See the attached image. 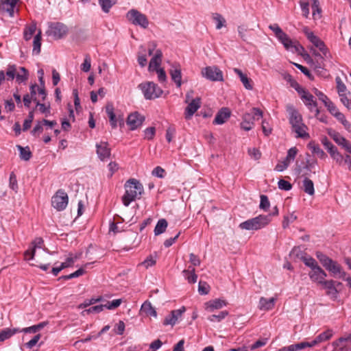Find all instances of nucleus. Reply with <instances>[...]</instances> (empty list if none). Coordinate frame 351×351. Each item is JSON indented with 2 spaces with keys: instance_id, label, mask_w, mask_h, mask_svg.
I'll use <instances>...</instances> for the list:
<instances>
[{
  "instance_id": "nucleus-29",
  "label": "nucleus",
  "mask_w": 351,
  "mask_h": 351,
  "mask_svg": "<svg viewBox=\"0 0 351 351\" xmlns=\"http://www.w3.org/2000/svg\"><path fill=\"white\" fill-rule=\"evenodd\" d=\"M182 273L189 283L193 284L197 282V276L195 274V267L189 266V269L183 270Z\"/></svg>"
},
{
  "instance_id": "nucleus-49",
  "label": "nucleus",
  "mask_w": 351,
  "mask_h": 351,
  "mask_svg": "<svg viewBox=\"0 0 351 351\" xmlns=\"http://www.w3.org/2000/svg\"><path fill=\"white\" fill-rule=\"evenodd\" d=\"M297 216L294 213H291L289 216H285L282 221V228H287L290 223L296 220Z\"/></svg>"
},
{
  "instance_id": "nucleus-17",
  "label": "nucleus",
  "mask_w": 351,
  "mask_h": 351,
  "mask_svg": "<svg viewBox=\"0 0 351 351\" xmlns=\"http://www.w3.org/2000/svg\"><path fill=\"white\" fill-rule=\"evenodd\" d=\"M169 74L171 80L176 83L177 87L180 88L182 85V73L180 65L178 63H175L171 65L169 70Z\"/></svg>"
},
{
  "instance_id": "nucleus-59",
  "label": "nucleus",
  "mask_w": 351,
  "mask_h": 351,
  "mask_svg": "<svg viewBox=\"0 0 351 351\" xmlns=\"http://www.w3.org/2000/svg\"><path fill=\"white\" fill-rule=\"evenodd\" d=\"M41 337V335L40 334H37L30 341H29L28 342H27L25 346L29 348V349H32L34 346H35L36 345V343L38 342V341L40 340Z\"/></svg>"
},
{
  "instance_id": "nucleus-11",
  "label": "nucleus",
  "mask_w": 351,
  "mask_h": 351,
  "mask_svg": "<svg viewBox=\"0 0 351 351\" xmlns=\"http://www.w3.org/2000/svg\"><path fill=\"white\" fill-rule=\"evenodd\" d=\"M321 285H324V288L328 291L326 295L330 297L333 300H336L338 296L339 290L337 288L342 286V283L337 282L333 280H324Z\"/></svg>"
},
{
  "instance_id": "nucleus-43",
  "label": "nucleus",
  "mask_w": 351,
  "mask_h": 351,
  "mask_svg": "<svg viewBox=\"0 0 351 351\" xmlns=\"http://www.w3.org/2000/svg\"><path fill=\"white\" fill-rule=\"evenodd\" d=\"M302 261L305 264V265L310 267L311 269L318 265V263H317L315 259H314L313 257L310 256H302Z\"/></svg>"
},
{
  "instance_id": "nucleus-3",
  "label": "nucleus",
  "mask_w": 351,
  "mask_h": 351,
  "mask_svg": "<svg viewBox=\"0 0 351 351\" xmlns=\"http://www.w3.org/2000/svg\"><path fill=\"white\" fill-rule=\"evenodd\" d=\"M124 186L125 193L122 197V202L125 206H128L136 199H140L144 192L143 184L134 178L129 179Z\"/></svg>"
},
{
  "instance_id": "nucleus-61",
  "label": "nucleus",
  "mask_w": 351,
  "mask_h": 351,
  "mask_svg": "<svg viewBox=\"0 0 351 351\" xmlns=\"http://www.w3.org/2000/svg\"><path fill=\"white\" fill-rule=\"evenodd\" d=\"M324 106L327 108L328 110L332 115H334L339 111L335 104L330 99L324 104Z\"/></svg>"
},
{
  "instance_id": "nucleus-12",
  "label": "nucleus",
  "mask_w": 351,
  "mask_h": 351,
  "mask_svg": "<svg viewBox=\"0 0 351 351\" xmlns=\"http://www.w3.org/2000/svg\"><path fill=\"white\" fill-rule=\"evenodd\" d=\"M308 276L310 279L315 282L322 284L327 276L326 271L318 265L315 267H313L308 272Z\"/></svg>"
},
{
  "instance_id": "nucleus-38",
  "label": "nucleus",
  "mask_w": 351,
  "mask_h": 351,
  "mask_svg": "<svg viewBox=\"0 0 351 351\" xmlns=\"http://www.w3.org/2000/svg\"><path fill=\"white\" fill-rule=\"evenodd\" d=\"M117 3V0H99V3L105 13H108L110 9Z\"/></svg>"
},
{
  "instance_id": "nucleus-42",
  "label": "nucleus",
  "mask_w": 351,
  "mask_h": 351,
  "mask_svg": "<svg viewBox=\"0 0 351 351\" xmlns=\"http://www.w3.org/2000/svg\"><path fill=\"white\" fill-rule=\"evenodd\" d=\"M228 315V312L227 311H223L219 312V313L217 315H212L208 316V319L212 322H219L222 319H223Z\"/></svg>"
},
{
  "instance_id": "nucleus-13",
  "label": "nucleus",
  "mask_w": 351,
  "mask_h": 351,
  "mask_svg": "<svg viewBox=\"0 0 351 351\" xmlns=\"http://www.w3.org/2000/svg\"><path fill=\"white\" fill-rule=\"evenodd\" d=\"M145 121V117L138 112L131 113L127 119V124L131 130H134L141 126Z\"/></svg>"
},
{
  "instance_id": "nucleus-18",
  "label": "nucleus",
  "mask_w": 351,
  "mask_h": 351,
  "mask_svg": "<svg viewBox=\"0 0 351 351\" xmlns=\"http://www.w3.org/2000/svg\"><path fill=\"white\" fill-rule=\"evenodd\" d=\"M97 154L101 160H105L110 158V149L107 142H100L96 145Z\"/></svg>"
},
{
  "instance_id": "nucleus-41",
  "label": "nucleus",
  "mask_w": 351,
  "mask_h": 351,
  "mask_svg": "<svg viewBox=\"0 0 351 351\" xmlns=\"http://www.w3.org/2000/svg\"><path fill=\"white\" fill-rule=\"evenodd\" d=\"M239 228L246 230H257L252 218L241 223Z\"/></svg>"
},
{
  "instance_id": "nucleus-40",
  "label": "nucleus",
  "mask_w": 351,
  "mask_h": 351,
  "mask_svg": "<svg viewBox=\"0 0 351 351\" xmlns=\"http://www.w3.org/2000/svg\"><path fill=\"white\" fill-rule=\"evenodd\" d=\"M213 19L216 22L217 29H220L222 27L226 25V19L219 13H214L213 14Z\"/></svg>"
},
{
  "instance_id": "nucleus-4",
  "label": "nucleus",
  "mask_w": 351,
  "mask_h": 351,
  "mask_svg": "<svg viewBox=\"0 0 351 351\" xmlns=\"http://www.w3.org/2000/svg\"><path fill=\"white\" fill-rule=\"evenodd\" d=\"M269 28L272 30L278 40L283 45L285 48L293 53H300L304 47L298 43H294L289 36L276 23L270 25Z\"/></svg>"
},
{
  "instance_id": "nucleus-23",
  "label": "nucleus",
  "mask_w": 351,
  "mask_h": 351,
  "mask_svg": "<svg viewBox=\"0 0 351 351\" xmlns=\"http://www.w3.org/2000/svg\"><path fill=\"white\" fill-rule=\"evenodd\" d=\"M205 305L206 309L211 312L215 309H220L222 307L226 306L227 305V302L223 300L215 299L207 302Z\"/></svg>"
},
{
  "instance_id": "nucleus-46",
  "label": "nucleus",
  "mask_w": 351,
  "mask_h": 351,
  "mask_svg": "<svg viewBox=\"0 0 351 351\" xmlns=\"http://www.w3.org/2000/svg\"><path fill=\"white\" fill-rule=\"evenodd\" d=\"M260 198H261V202H260V205H259L260 209H261L264 211H267L270 206V203H269L267 196L265 195H261L260 196Z\"/></svg>"
},
{
  "instance_id": "nucleus-52",
  "label": "nucleus",
  "mask_w": 351,
  "mask_h": 351,
  "mask_svg": "<svg viewBox=\"0 0 351 351\" xmlns=\"http://www.w3.org/2000/svg\"><path fill=\"white\" fill-rule=\"evenodd\" d=\"M90 62H91L90 57L88 55H86L85 56L84 62L81 65V69L84 72H88L90 71V66H91Z\"/></svg>"
},
{
  "instance_id": "nucleus-14",
  "label": "nucleus",
  "mask_w": 351,
  "mask_h": 351,
  "mask_svg": "<svg viewBox=\"0 0 351 351\" xmlns=\"http://www.w3.org/2000/svg\"><path fill=\"white\" fill-rule=\"evenodd\" d=\"M298 94L308 110L310 111H313V108H316L317 106V103L313 95L304 88L301 90Z\"/></svg>"
},
{
  "instance_id": "nucleus-64",
  "label": "nucleus",
  "mask_w": 351,
  "mask_h": 351,
  "mask_svg": "<svg viewBox=\"0 0 351 351\" xmlns=\"http://www.w3.org/2000/svg\"><path fill=\"white\" fill-rule=\"evenodd\" d=\"M121 304V299H117L114 300L111 302H108L106 304V308L108 309H114L119 306Z\"/></svg>"
},
{
  "instance_id": "nucleus-53",
  "label": "nucleus",
  "mask_w": 351,
  "mask_h": 351,
  "mask_svg": "<svg viewBox=\"0 0 351 351\" xmlns=\"http://www.w3.org/2000/svg\"><path fill=\"white\" fill-rule=\"evenodd\" d=\"M101 300H102L101 297H99L97 298H93L90 300H86L84 301V303L79 305V308H83L87 307L91 304H93L98 302H100Z\"/></svg>"
},
{
  "instance_id": "nucleus-36",
  "label": "nucleus",
  "mask_w": 351,
  "mask_h": 351,
  "mask_svg": "<svg viewBox=\"0 0 351 351\" xmlns=\"http://www.w3.org/2000/svg\"><path fill=\"white\" fill-rule=\"evenodd\" d=\"M16 148L20 152V158L21 160L27 161L31 158L32 154L29 147L27 146L23 147L21 145H16Z\"/></svg>"
},
{
  "instance_id": "nucleus-5",
  "label": "nucleus",
  "mask_w": 351,
  "mask_h": 351,
  "mask_svg": "<svg viewBox=\"0 0 351 351\" xmlns=\"http://www.w3.org/2000/svg\"><path fill=\"white\" fill-rule=\"evenodd\" d=\"M138 88L142 91L144 97L149 100L160 97L163 93L162 90L153 82L141 83Z\"/></svg>"
},
{
  "instance_id": "nucleus-22",
  "label": "nucleus",
  "mask_w": 351,
  "mask_h": 351,
  "mask_svg": "<svg viewBox=\"0 0 351 351\" xmlns=\"http://www.w3.org/2000/svg\"><path fill=\"white\" fill-rule=\"evenodd\" d=\"M162 53L161 50H160V49L156 50V53L154 54V56H153V58L151 59V60L149 62V67H148L149 71H154L159 69L158 67L160 65L161 61H162Z\"/></svg>"
},
{
  "instance_id": "nucleus-32",
  "label": "nucleus",
  "mask_w": 351,
  "mask_h": 351,
  "mask_svg": "<svg viewBox=\"0 0 351 351\" xmlns=\"http://www.w3.org/2000/svg\"><path fill=\"white\" fill-rule=\"evenodd\" d=\"M321 142L330 156L338 152L337 148L328 139L326 136L322 138Z\"/></svg>"
},
{
  "instance_id": "nucleus-27",
  "label": "nucleus",
  "mask_w": 351,
  "mask_h": 351,
  "mask_svg": "<svg viewBox=\"0 0 351 351\" xmlns=\"http://www.w3.org/2000/svg\"><path fill=\"white\" fill-rule=\"evenodd\" d=\"M303 191L308 195L312 196L315 194V189L313 182L307 177H305L302 181Z\"/></svg>"
},
{
  "instance_id": "nucleus-51",
  "label": "nucleus",
  "mask_w": 351,
  "mask_h": 351,
  "mask_svg": "<svg viewBox=\"0 0 351 351\" xmlns=\"http://www.w3.org/2000/svg\"><path fill=\"white\" fill-rule=\"evenodd\" d=\"M306 256L300 247H294L290 252V256L302 260V257Z\"/></svg>"
},
{
  "instance_id": "nucleus-57",
  "label": "nucleus",
  "mask_w": 351,
  "mask_h": 351,
  "mask_svg": "<svg viewBox=\"0 0 351 351\" xmlns=\"http://www.w3.org/2000/svg\"><path fill=\"white\" fill-rule=\"evenodd\" d=\"M144 133H145V136H144L145 138H146L147 140H152L154 138V136L155 135L156 129L154 127L147 128L144 130Z\"/></svg>"
},
{
  "instance_id": "nucleus-25",
  "label": "nucleus",
  "mask_w": 351,
  "mask_h": 351,
  "mask_svg": "<svg viewBox=\"0 0 351 351\" xmlns=\"http://www.w3.org/2000/svg\"><path fill=\"white\" fill-rule=\"evenodd\" d=\"M276 299L274 298H271L269 299H267L265 298H261L259 301V308L261 310L269 311L274 308L275 304Z\"/></svg>"
},
{
  "instance_id": "nucleus-20",
  "label": "nucleus",
  "mask_w": 351,
  "mask_h": 351,
  "mask_svg": "<svg viewBox=\"0 0 351 351\" xmlns=\"http://www.w3.org/2000/svg\"><path fill=\"white\" fill-rule=\"evenodd\" d=\"M263 117V111L257 108H252L250 112H246L243 115V120L247 122H252L258 120Z\"/></svg>"
},
{
  "instance_id": "nucleus-2",
  "label": "nucleus",
  "mask_w": 351,
  "mask_h": 351,
  "mask_svg": "<svg viewBox=\"0 0 351 351\" xmlns=\"http://www.w3.org/2000/svg\"><path fill=\"white\" fill-rule=\"evenodd\" d=\"M315 256L331 276L335 278L345 279L346 274L341 265L336 261L332 260L320 251L316 252Z\"/></svg>"
},
{
  "instance_id": "nucleus-28",
  "label": "nucleus",
  "mask_w": 351,
  "mask_h": 351,
  "mask_svg": "<svg viewBox=\"0 0 351 351\" xmlns=\"http://www.w3.org/2000/svg\"><path fill=\"white\" fill-rule=\"evenodd\" d=\"M141 311L145 313L147 316L157 317L156 309L152 306L149 301H145L141 306Z\"/></svg>"
},
{
  "instance_id": "nucleus-19",
  "label": "nucleus",
  "mask_w": 351,
  "mask_h": 351,
  "mask_svg": "<svg viewBox=\"0 0 351 351\" xmlns=\"http://www.w3.org/2000/svg\"><path fill=\"white\" fill-rule=\"evenodd\" d=\"M231 112L228 108H221L217 113L213 123L214 125H221L224 123L230 117Z\"/></svg>"
},
{
  "instance_id": "nucleus-54",
  "label": "nucleus",
  "mask_w": 351,
  "mask_h": 351,
  "mask_svg": "<svg viewBox=\"0 0 351 351\" xmlns=\"http://www.w3.org/2000/svg\"><path fill=\"white\" fill-rule=\"evenodd\" d=\"M337 89L339 95L346 93L347 87L346 86L341 82L339 77H337Z\"/></svg>"
},
{
  "instance_id": "nucleus-63",
  "label": "nucleus",
  "mask_w": 351,
  "mask_h": 351,
  "mask_svg": "<svg viewBox=\"0 0 351 351\" xmlns=\"http://www.w3.org/2000/svg\"><path fill=\"white\" fill-rule=\"evenodd\" d=\"M341 103L348 108L351 109V101L347 96V93L339 95Z\"/></svg>"
},
{
  "instance_id": "nucleus-34",
  "label": "nucleus",
  "mask_w": 351,
  "mask_h": 351,
  "mask_svg": "<svg viewBox=\"0 0 351 351\" xmlns=\"http://www.w3.org/2000/svg\"><path fill=\"white\" fill-rule=\"evenodd\" d=\"M168 223L165 219H159L154 228V234L157 236L165 232Z\"/></svg>"
},
{
  "instance_id": "nucleus-55",
  "label": "nucleus",
  "mask_w": 351,
  "mask_h": 351,
  "mask_svg": "<svg viewBox=\"0 0 351 351\" xmlns=\"http://www.w3.org/2000/svg\"><path fill=\"white\" fill-rule=\"evenodd\" d=\"M141 49H143V53H138V64L141 66V67H144L146 64H147V57H146V55L145 54V49H143V47H141Z\"/></svg>"
},
{
  "instance_id": "nucleus-31",
  "label": "nucleus",
  "mask_w": 351,
  "mask_h": 351,
  "mask_svg": "<svg viewBox=\"0 0 351 351\" xmlns=\"http://www.w3.org/2000/svg\"><path fill=\"white\" fill-rule=\"evenodd\" d=\"M308 147L313 154H317L321 159H325L327 158L326 154L314 142H310L308 144Z\"/></svg>"
},
{
  "instance_id": "nucleus-60",
  "label": "nucleus",
  "mask_w": 351,
  "mask_h": 351,
  "mask_svg": "<svg viewBox=\"0 0 351 351\" xmlns=\"http://www.w3.org/2000/svg\"><path fill=\"white\" fill-rule=\"evenodd\" d=\"M267 342V338L258 339V341H256V342H254L253 344H252L250 346V349L252 350H256L258 348L263 347L265 345H266Z\"/></svg>"
},
{
  "instance_id": "nucleus-10",
  "label": "nucleus",
  "mask_w": 351,
  "mask_h": 351,
  "mask_svg": "<svg viewBox=\"0 0 351 351\" xmlns=\"http://www.w3.org/2000/svg\"><path fill=\"white\" fill-rule=\"evenodd\" d=\"M303 32L307 37L308 40L324 55H326L327 48L324 43L317 36H315L313 32L309 31L307 27L303 28Z\"/></svg>"
},
{
  "instance_id": "nucleus-56",
  "label": "nucleus",
  "mask_w": 351,
  "mask_h": 351,
  "mask_svg": "<svg viewBox=\"0 0 351 351\" xmlns=\"http://www.w3.org/2000/svg\"><path fill=\"white\" fill-rule=\"evenodd\" d=\"M278 188L284 191H289L292 188L291 184L285 180H280L278 182Z\"/></svg>"
},
{
  "instance_id": "nucleus-44",
  "label": "nucleus",
  "mask_w": 351,
  "mask_h": 351,
  "mask_svg": "<svg viewBox=\"0 0 351 351\" xmlns=\"http://www.w3.org/2000/svg\"><path fill=\"white\" fill-rule=\"evenodd\" d=\"M9 186L11 189H12L15 193L18 191V182L15 173L12 172L10 175L9 179Z\"/></svg>"
},
{
  "instance_id": "nucleus-16",
  "label": "nucleus",
  "mask_w": 351,
  "mask_h": 351,
  "mask_svg": "<svg viewBox=\"0 0 351 351\" xmlns=\"http://www.w3.org/2000/svg\"><path fill=\"white\" fill-rule=\"evenodd\" d=\"M201 106V99L196 97L189 103L188 106L185 108L184 117L186 119H190L195 112Z\"/></svg>"
},
{
  "instance_id": "nucleus-58",
  "label": "nucleus",
  "mask_w": 351,
  "mask_h": 351,
  "mask_svg": "<svg viewBox=\"0 0 351 351\" xmlns=\"http://www.w3.org/2000/svg\"><path fill=\"white\" fill-rule=\"evenodd\" d=\"M290 162H291V161L285 158L283 161L277 164V165L275 167V169L280 172L282 171L289 167Z\"/></svg>"
},
{
  "instance_id": "nucleus-8",
  "label": "nucleus",
  "mask_w": 351,
  "mask_h": 351,
  "mask_svg": "<svg viewBox=\"0 0 351 351\" xmlns=\"http://www.w3.org/2000/svg\"><path fill=\"white\" fill-rule=\"evenodd\" d=\"M68 195L62 189H59L51 198V205L58 211L64 210L68 204Z\"/></svg>"
},
{
  "instance_id": "nucleus-24",
  "label": "nucleus",
  "mask_w": 351,
  "mask_h": 351,
  "mask_svg": "<svg viewBox=\"0 0 351 351\" xmlns=\"http://www.w3.org/2000/svg\"><path fill=\"white\" fill-rule=\"evenodd\" d=\"M234 72L238 75V76L240 78L241 82L243 84L244 87L247 90H252L253 89V85H252V81L250 78H249L247 75L244 74L241 70L237 68H234L233 69Z\"/></svg>"
},
{
  "instance_id": "nucleus-45",
  "label": "nucleus",
  "mask_w": 351,
  "mask_h": 351,
  "mask_svg": "<svg viewBox=\"0 0 351 351\" xmlns=\"http://www.w3.org/2000/svg\"><path fill=\"white\" fill-rule=\"evenodd\" d=\"M84 272H85L84 269L83 268H80L69 275H65V276H60L58 278V280H60L61 279L69 280V279H71L73 278H77V277L83 275L84 274Z\"/></svg>"
},
{
  "instance_id": "nucleus-15",
  "label": "nucleus",
  "mask_w": 351,
  "mask_h": 351,
  "mask_svg": "<svg viewBox=\"0 0 351 351\" xmlns=\"http://www.w3.org/2000/svg\"><path fill=\"white\" fill-rule=\"evenodd\" d=\"M328 134L338 145L351 154V143L347 139L335 131L330 132Z\"/></svg>"
},
{
  "instance_id": "nucleus-35",
  "label": "nucleus",
  "mask_w": 351,
  "mask_h": 351,
  "mask_svg": "<svg viewBox=\"0 0 351 351\" xmlns=\"http://www.w3.org/2000/svg\"><path fill=\"white\" fill-rule=\"evenodd\" d=\"M41 36L42 32L40 29L38 34L34 36L33 41V53L36 55L39 54L40 52V47H41Z\"/></svg>"
},
{
  "instance_id": "nucleus-50",
  "label": "nucleus",
  "mask_w": 351,
  "mask_h": 351,
  "mask_svg": "<svg viewBox=\"0 0 351 351\" xmlns=\"http://www.w3.org/2000/svg\"><path fill=\"white\" fill-rule=\"evenodd\" d=\"M285 79L290 83V86L293 88L298 92V93L303 89V88L301 87L300 85L292 78L291 75H288Z\"/></svg>"
},
{
  "instance_id": "nucleus-21",
  "label": "nucleus",
  "mask_w": 351,
  "mask_h": 351,
  "mask_svg": "<svg viewBox=\"0 0 351 351\" xmlns=\"http://www.w3.org/2000/svg\"><path fill=\"white\" fill-rule=\"evenodd\" d=\"M255 224V226L258 230L263 228L267 226L271 221V215H260L256 217L252 218Z\"/></svg>"
},
{
  "instance_id": "nucleus-62",
  "label": "nucleus",
  "mask_w": 351,
  "mask_h": 351,
  "mask_svg": "<svg viewBox=\"0 0 351 351\" xmlns=\"http://www.w3.org/2000/svg\"><path fill=\"white\" fill-rule=\"evenodd\" d=\"M198 291L201 295H206L209 292V287L205 282L200 281L198 286Z\"/></svg>"
},
{
  "instance_id": "nucleus-39",
  "label": "nucleus",
  "mask_w": 351,
  "mask_h": 351,
  "mask_svg": "<svg viewBox=\"0 0 351 351\" xmlns=\"http://www.w3.org/2000/svg\"><path fill=\"white\" fill-rule=\"evenodd\" d=\"M36 29V24L35 23H31L27 26L24 30V38L25 40H29L32 38V35L35 33Z\"/></svg>"
},
{
  "instance_id": "nucleus-7",
  "label": "nucleus",
  "mask_w": 351,
  "mask_h": 351,
  "mask_svg": "<svg viewBox=\"0 0 351 351\" xmlns=\"http://www.w3.org/2000/svg\"><path fill=\"white\" fill-rule=\"evenodd\" d=\"M204 77L212 82H223V72L217 66H209L202 69Z\"/></svg>"
},
{
  "instance_id": "nucleus-9",
  "label": "nucleus",
  "mask_w": 351,
  "mask_h": 351,
  "mask_svg": "<svg viewBox=\"0 0 351 351\" xmlns=\"http://www.w3.org/2000/svg\"><path fill=\"white\" fill-rule=\"evenodd\" d=\"M68 32L67 27L61 23H51L47 31L48 36H52L55 39L64 37Z\"/></svg>"
},
{
  "instance_id": "nucleus-33",
  "label": "nucleus",
  "mask_w": 351,
  "mask_h": 351,
  "mask_svg": "<svg viewBox=\"0 0 351 351\" xmlns=\"http://www.w3.org/2000/svg\"><path fill=\"white\" fill-rule=\"evenodd\" d=\"M316 165L317 160L315 159H306V164L303 167L297 164L295 171L300 174L302 172L303 169L311 171V169H313Z\"/></svg>"
},
{
  "instance_id": "nucleus-6",
  "label": "nucleus",
  "mask_w": 351,
  "mask_h": 351,
  "mask_svg": "<svg viewBox=\"0 0 351 351\" xmlns=\"http://www.w3.org/2000/svg\"><path fill=\"white\" fill-rule=\"evenodd\" d=\"M126 19L133 25H138L143 29L147 28L149 21L145 14L136 9L129 10L126 14Z\"/></svg>"
},
{
  "instance_id": "nucleus-37",
  "label": "nucleus",
  "mask_w": 351,
  "mask_h": 351,
  "mask_svg": "<svg viewBox=\"0 0 351 351\" xmlns=\"http://www.w3.org/2000/svg\"><path fill=\"white\" fill-rule=\"evenodd\" d=\"M47 324V322H43L39 323L38 324L34 325L30 327L24 328L22 330H21V332H24L25 333H36V332L46 326Z\"/></svg>"
},
{
  "instance_id": "nucleus-47",
  "label": "nucleus",
  "mask_w": 351,
  "mask_h": 351,
  "mask_svg": "<svg viewBox=\"0 0 351 351\" xmlns=\"http://www.w3.org/2000/svg\"><path fill=\"white\" fill-rule=\"evenodd\" d=\"M333 335V332L331 329H328L327 330L320 333L319 335H317L318 341L321 342L327 341L330 339Z\"/></svg>"
},
{
  "instance_id": "nucleus-30",
  "label": "nucleus",
  "mask_w": 351,
  "mask_h": 351,
  "mask_svg": "<svg viewBox=\"0 0 351 351\" xmlns=\"http://www.w3.org/2000/svg\"><path fill=\"white\" fill-rule=\"evenodd\" d=\"M21 332L19 328H5L0 332V341L1 342L4 341L6 339H10L14 334Z\"/></svg>"
},
{
  "instance_id": "nucleus-48",
  "label": "nucleus",
  "mask_w": 351,
  "mask_h": 351,
  "mask_svg": "<svg viewBox=\"0 0 351 351\" xmlns=\"http://www.w3.org/2000/svg\"><path fill=\"white\" fill-rule=\"evenodd\" d=\"M16 68L14 64L8 65L6 73H5L7 76V80H13L16 77Z\"/></svg>"
},
{
  "instance_id": "nucleus-1",
  "label": "nucleus",
  "mask_w": 351,
  "mask_h": 351,
  "mask_svg": "<svg viewBox=\"0 0 351 351\" xmlns=\"http://www.w3.org/2000/svg\"><path fill=\"white\" fill-rule=\"evenodd\" d=\"M287 111L289 113V122L291 125V130L296 134L295 137L308 138L310 136L307 132L308 127L304 123L301 114L292 105L287 106Z\"/></svg>"
},
{
  "instance_id": "nucleus-26",
  "label": "nucleus",
  "mask_w": 351,
  "mask_h": 351,
  "mask_svg": "<svg viewBox=\"0 0 351 351\" xmlns=\"http://www.w3.org/2000/svg\"><path fill=\"white\" fill-rule=\"evenodd\" d=\"M106 112L110 119V123L112 128L117 126V118L114 112V107L112 104H108L106 106Z\"/></svg>"
}]
</instances>
